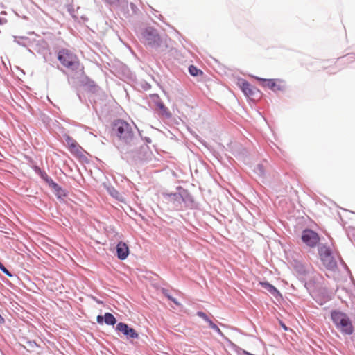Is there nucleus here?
Listing matches in <instances>:
<instances>
[{
    "label": "nucleus",
    "instance_id": "4",
    "mask_svg": "<svg viewBox=\"0 0 355 355\" xmlns=\"http://www.w3.org/2000/svg\"><path fill=\"white\" fill-rule=\"evenodd\" d=\"M58 59L63 66L72 71H76L80 68L78 58L68 49L60 50L58 54Z\"/></svg>",
    "mask_w": 355,
    "mask_h": 355
},
{
    "label": "nucleus",
    "instance_id": "18",
    "mask_svg": "<svg viewBox=\"0 0 355 355\" xmlns=\"http://www.w3.org/2000/svg\"><path fill=\"white\" fill-rule=\"evenodd\" d=\"M157 107L159 110L158 114L160 116L164 117L166 119H170L171 117L172 114L171 112L169 111L168 107H166L163 102L158 103Z\"/></svg>",
    "mask_w": 355,
    "mask_h": 355
},
{
    "label": "nucleus",
    "instance_id": "14",
    "mask_svg": "<svg viewBox=\"0 0 355 355\" xmlns=\"http://www.w3.org/2000/svg\"><path fill=\"white\" fill-rule=\"evenodd\" d=\"M259 284L261 286L262 288L266 289L276 299H277L278 297H282V295L280 292L278 291V289L268 282H260Z\"/></svg>",
    "mask_w": 355,
    "mask_h": 355
},
{
    "label": "nucleus",
    "instance_id": "24",
    "mask_svg": "<svg viewBox=\"0 0 355 355\" xmlns=\"http://www.w3.org/2000/svg\"><path fill=\"white\" fill-rule=\"evenodd\" d=\"M254 172L261 178L264 177L265 175V168L262 164H258L254 169Z\"/></svg>",
    "mask_w": 355,
    "mask_h": 355
},
{
    "label": "nucleus",
    "instance_id": "15",
    "mask_svg": "<svg viewBox=\"0 0 355 355\" xmlns=\"http://www.w3.org/2000/svg\"><path fill=\"white\" fill-rule=\"evenodd\" d=\"M65 141L72 152L76 153L78 155H82V153L80 150V146L76 143V141L72 137H71L69 135H67L65 137Z\"/></svg>",
    "mask_w": 355,
    "mask_h": 355
},
{
    "label": "nucleus",
    "instance_id": "12",
    "mask_svg": "<svg viewBox=\"0 0 355 355\" xmlns=\"http://www.w3.org/2000/svg\"><path fill=\"white\" fill-rule=\"evenodd\" d=\"M96 321L98 324H102L105 322L107 325L114 326L116 323V319L110 313H105L104 315H98L96 318Z\"/></svg>",
    "mask_w": 355,
    "mask_h": 355
},
{
    "label": "nucleus",
    "instance_id": "30",
    "mask_svg": "<svg viewBox=\"0 0 355 355\" xmlns=\"http://www.w3.org/2000/svg\"><path fill=\"white\" fill-rule=\"evenodd\" d=\"M324 302H327L331 299V295L329 294L327 288H324L323 290Z\"/></svg>",
    "mask_w": 355,
    "mask_h": 355
},
{
    "label": "nucleus",
    "instance_id": "23",
    "mask_svg": "<svg viewBox=\"0 0 355 355\" xmlns=\"http://www.w3.org/2000/svg\"><path fill=\"white\" fill-rule=\"evenodd\" d=\"M32 168L35 173L41 178L42 180L45 181V180L49 178L47 173L44 171L42 170L38 166L33 165Z\"/></svg>",
    "mask_w": 355,
    "mask_h": 355
},
{
    "label": "nucleus",
    "instance_id": "16",
    "mask_svg": "<svg viewBox=\"0 0 355 355\" xmlns=\"http://www.w3.org/2000/svg\"><path fill=\"white\" fill-rule=\"evenodd\" d=\"M321 261L325 267L329 270H334L337 268V263L332 254L329 257L322 258Z\"/></svg>",
    "mask_w": 355,
    "mask_h": 355
},
{
    "label": "nucleus",
    "instance_id": "27",
    "mask_svg": "<svg viewBox=\"0 0 355 355\" xmlns=\"http://www.w3.org/2000/svg\"><path fill=\"white\" fill-rule=\"evenodd\" d=\"M150 96L153 102L155 104L156 106L158 105V103L162 102L159 96L157 94H151Z\"/></svg>",
    "mask_w": 355,
    "mask_h": 355
},
{
    "label": "nucleus",
    "instance_id": "8",
    "mask_svg": "<svg viewBox=\"0 0 355 355\" xmlns=\"http://www.w3.org/2000/svg\"><path fill=\"white\" fill-rule=\"evenodd\" d=\"M179 190L182 191V206H183V208L191 209H196L197 207V203L190 192L181 186H179Z\"/></svg>",
    "mask_w": 355,
    "mask_h": 355
},
{
    "label": "nucleus",
    "instance_id": "2",
    "mask_svg": "<svg viewBox=\"0 0 355 355\" xmlns=\"http://www.w3.org/2000/svg\"><path fill=\"white\" fill-rule=\"evenodd\" d=\"M141 41L146 46L161 51L168 48L167 36L160 35L158 31L152 26H147L141 30Z\"/></svg>",
    "mask_w": 355,
    "mask_h": 355
},
{
    "label": "nucleus",
    "instance_id": "44",
    "mask_svg": "<svg viewBox=\"0 0 355 355\" xmlns=\"http://www.w3.org/2000/svg\"><path fill=\"white\" fill-rule=\"evenodd\" d=\"M351 340L353 342L354 345L355 347V334L354 335H352V336L351 337Z\"/></svg>",
    "mask_w": 355,
    "mask_h": 355
},
{
    "label": "nucleus",
    "instance_id": "26",
    "mask_svg": "<svg viewBox=\"0 0 355 355\" xmlns=\"http://www.w3.org/2000/svg\"><path fill=\"white\" fill-rule=\"evenodd\" d=\"M0 270L3 272L5 275H6L8 277H13V274L10 272L5 266L0 261Z\"/></svg>",
    "mask_w": 355,
    "mask_h": 355
},
{
    "label": "nucleus",
    "instance_id": "48",
    "mask_svg": "<svg viewBox=\"0 0 355 355\" xmlns=\"http://www.w3.org/2000/svg\"><path fill=\"white\" fill-rule=\"evenodd\" d=\"M134 127H135V128H136V129L137 130V131H138V132H139V135H141V132H140V131H139V129H138L135 125H134Z\"/></svg>",
    "mask_w": 355,
    "mask_h": 355
},
{
    "label": "nucleus",
    "instance_id": "37",
    "mask_svg": "<svg viewBox=\"0 0 355 355\" xmlns=\"http://www.w3.org/2000/svg\"><path fill=\"white\" fill-rule=\"evenodd\" d=\"M170 301L173 302L176 305H180V302L178 301V300L173 296L171 297V299H169Z\"/></svg>",
    "mask_w": 355,
    "mask_h": 355
},
{
    "label": "nucleus",
    "instance_id": "29",
    "mask_svg": "<svg viewBox=\"0 0 355 355\" xmlns=\"http://www.w3.org/2000/svg\"><path fill=\"white\" fill-rule=\"evenodd\" d=\"M120 7H121V10L122 12H123L125 15L128 13V2L127 1H121Z\"/></svg>",
    "mask_w": 355,
    "mask_h": 355
},
{
    "label": "nucleus",
    "instance_id": "50",
    "mask_svg": "<svg viewBox=\"0 0 355 355\" xmlns=\"http://www.w3.org/2000/svg\"><path fill=\"white\" fill-rule=\"evenodd\" d=\"M353 67L355 68V60L353 62Z\"/></svg>",
    "mask_w": 355,
    "mask_h": 355
},
{
    "label": "nucleus",
    "instance_id": "25",
    "mask_svg": "<svg viewBox=\"0 0 355 355\" xmlns=\"http://www.w3.org/2000/svg\"><path fill=\"white\" fill-rule=\"evenodd\" d=\"M189 73L192 76H198L199 75H201L202 73V71L198 69L196 66L194 65H190L189 67Z\"/></svg>",
    "mask_w": 355,
    "mask_h": 355
},
{
    "label": "nucleus",
    "instance_id": "34",
    "mask_svg": "<svg viewBox=\"0 0 355 355\" xmlns=\"http://www.w3.org/2000/svg\"><path fill=\"white\" fill-rule=\"evenodd\" d=\"M162 294H163V295H164L166 298H168V300H169V299H171V297L172 295H170L168 290H167V289H166V288H162Z\"/></svg>",
    "mask_w": 355,
    "mask_h": 355
},
{
    "label": "nucleus",
    "instance_id": "33",
    "mask_svg": "<svg viewBox=\"0 0 355 355\" xmlns=\"http://www.w3.org/2000/svg\"><path fill=\"white\" fill-rule=\"evenodd\" d=\"M197 315L200 318H201L202 319H203L205 321H207L208 320V318L209 317L207 316V315L204 313L203 311H198L197 312Z\"/></svg>",
    "mask_w": 355,
    "mask_h": 355
},
{
    "label": "nucleus",
    "instance_id": "47",
    "mask_svg": "<svg viewBox=\"0 0 355 355\" xmlns=\"http://www.w3.org/2000/svg\"><path fill=\"white\" fill-rule=\"evenodd\" d=\"M282 327L286 331L288 329L287 327L284 323H282Z\"/></svg>",
    "mask_w": 355,
    "mask_h": 355
},
{
    "label": "nucleus",
    "instance_id": "41",
    "mask_svg": "<svg viewBox=\"0 0 355 355\" xmlns=\"http://www.w3.org/2000/svg\"><path fill=\"white\" fill-rule=\"evenodd\" d=\"M143 88H144V89H146H146H150V84H148V83H145V85L143 87Z\"/></svg>",
    "mask_w": 355,
    "mask_h": 355
},
{
    "label": "nucleus",
    "instance_id": "46",
    "mask_svg": "<svg viewBox=\"0 0 355 355\" xmlns=\"http://www.w3.org/2000/svg\"><path fill=\"white\" fill-rule=\"evenodd\" d=\"M200 142L205 147H207V143L205 141L199 140Z\"/></svg>",
    "mask_w": 355,
    "mask_h": 355
},
{
    "label": "nucleus",
    "instance_id": "32",
    "mask_svg": "<svg viewBox=\"0 0 355 355\" xmlns=\"http://www.w3.org/2000/svg\"><path fill=\"white\" fill-rule=\"evenodd\" d=\"M210 329L215 331L220 336H223V332L221 331V330L219 329V327L215 323L211 324V327H210Z\"/></svg>",
    "mask_w": 355,
    "mask_h": 355
},
{
    "label": "nucleus",
    "instance_id": "10",
    "mask_svg": "<svg viewBox=\"0 0 355 355\" xmlns=\"http://www.w3.org/2000/svg\"><path fill=\"white\" fill-rule=\"evenodd\" d=\"M116 70L120 78L122 80L134 81L136 78L135 73L130 71L127 65L123 63L118 64L116 67Z\"/></svg>",
    "mask_w": 355,
    "mask_h": 355
},
{
    "label": "nucleus",
    "instance_id": "6",
    "mask_svg": "<svg viewBox=\"0 0 355 355\" xmlns=\"http://www.w3.org/2000/svg\"><path fill=\"white\" fill-rule=\"evenodd\" d=\"M302 240L307 246L314 248L318 244L320 237L316 232L306 228L302 232Z\"/></svg>",
    "mask_w": 355,
    "mask_h": 355
},
{
    "label": "nucleus",
    "instance_id": "21",
    "mask_svg": "<svg viewBox=\"0 0 355 355\" xmlns=\"http://www.w3.org/2000/svg\"><path fill=\"white\" fill-rule=\"evenodd\" d=\"M53 191L58 200H62L64 197H66L68 195V191L59 185H58Z\"/></svg>",
    "mask_w": 355,
    "mask_h": 355
},
{
    "label": "nucleus",
    "instance_id": "5",
    "mask_svg": "<svg viewBox=\"0 0 355 355\" xmlns=\"http://www.w3.org/2000/svg\"><path fill=\"white\" fill-rule=\"evenodd\" d=\"M255 78L260 83L262 87H268L275 93H277V92H285L286 90V84L282 79H266L260 77H255Z\"/></svg>",
    "mask_w": 355,
    "mask_h": 355
},
{
    "label": "nucleus",
    "instance_id": "51",
    "mask_svg": "<svg viewBox=\"0 0 355 355\" xmlns=\"http://www.w3.org/2000/svg\"><path fill=\"white\" fill-rule=\"evenodd\" d=\"M232 345L234 347L239 348V347H238L236 345H234V343H232Z\"/></svg>",
    "mask_w": 355,
    "mask_h": 355
},
{
    "label": "nucleus",
    "instance_id": "43",
    "mask_svg": "<svg viewBox=\"0 0 355 355\" xmlns=\"http://www.w3.org/2000/svg\"><path fill=\"white\" fill-rule=\"evenodd\" d=\"M346 58L348 60L349 58H352L353 56L351 54H347L345 56L343 57L342 58Z\"/></svg>",
    "mask_w": 355,
    "mask_h": 355
},
{
    "label": "nucleus",
    "instance_id": "17",
    "mask_svg": "<svg viewBox=\"0 0 355 355\" xmlns=\"http://www.w3.org/2000/svg\"><path fill=\"white\" fill-rule=\"evenodd\" d=\"M80 85L87 87L89 91H94L96 84L94 80H91L88 76H82L80 80Z\"/></svg>",
    "mask_w": 355,
    "mask_h": 355
},
{
    "label": "nucleus",
    "instance_id": "3",
    "mask_svg": "<svg viewBox=\"0 0 355 355\" xmlns=\"http://www.w3.org/2000/svg\"><path fill=\"white\" fill-rule=\"evenodd\" d=\"M331 319L336 327L343 335H352L354 327L349 316L338 310H334L331 312Z\"/></svg>",
    "mask_w": 355,
    "mask_h": 355
},
{
    "label": "nucleus",
    "instance_id": "31",
    "mask_svg": "<svg viewBox=\"0 0 355 355\" xmlns=\"http://www.w3.org/2000/svg\"><path fill=\"white\" fill-rule=\"evenodd\" d=\"M252 88H253V89H252V90L253 92V95L250 96V97L260 98L261 96V92H260V90L255 87H253Z\"/></svg>",
    "mask_w": 355,
    "mask_h": 355
},
{
    "label": "nucleus",
    "instance_id": "38",
    "mask_svg": "<svg viewBox=\"0 0 355 355\" xmlns=\"http://www.w3.org/2000/svg\"><path fill=\"white\" fill-rule=\"evenodd\" d=\"M170 301L173 302L176 305H180V302L178 301V300L173 296L171 297V299H169Z\"/></svg>",
    "mask_w": 355,
    "mask_h": 355
},
{
    "label": "nucleus",
    "instance_id": "11",
    "mask_svg": "<svg viewBox=\"0 0 355 355\" xmlns=\"http://www.w3.org/2000/svg\"><path fill=\"white\" fill-rule=\"evenodd\" d=\"M116 252L119 259L125 260L129 255V248L125 243L119 241L116 246Z\"/></svg>",
    "mask_w": 355,
    "mask_h": 355
},
{
    "label": "nucleus",
    "instance_id": "22",
    "mask_svg": "<svg viewBox=\"0 0 355 355\" xmlns=\"http://www.w3.org/2000/svg\"><path fill=\"white\" fill-rule=\"evenodd\" d=\"M318 254L320 257V259L329 257L332 254L331 250L325 245L320 246L318 248Z\"/></svg>",
    "mask_w": 355,
    "mask_h": 355
},
{
    "label": "nucleus",
    "instance_id": "40",
    "mask_svg": "<svg viewBox=\"0 0 355 355\" xmlns=\"http://www.w3.org/2000/svg\"><path fill=\"white\" fill-rule=\"evenodd\" d=\"M144 140H145V141L147 144H150L152 142L151 139L150 137H144Z\"/></svg>",
    "mask_w": 355,
    "mask_h": 355
},
{
    "label": "nucleus",
    "instance_id": "42",
    "mask_svg": "<svg viewBox=\"0 0 355 355\" xmlns=\"http://www.w3.org/2000/svg\"><path fill=\"white\" fill-rule=\"evenodd\" d=\"M206 322L208 323L209 328L211 327V324H214L213 321L211 320L209 318H208V320H207Z\"/></svg>",
    "mask_w": 355,
    "mask_h": 355
},
{
    "label": "nucleus",
    "instance_id": "20",
    "mask_svg": "<svg viewBox=\"0 0 355 355\" xmlns=\"http://www.w3.org/2000/svg\"><path fill=\"white\" fill-rule=\"evenodd\" d=\"M293 268L300 275H305L307 273L306 267L300 261H295L293 263Z\"/></svg>",
    "mask_w": 355,
    "mask_h": 355
},
{
    "label": "nucleus",
    "instance_id": "45",
    "mask_svg": "<svg viewBox=\"0 0 355 355\" xmlns=\"http://www.w3.org/2000/svg\"><path fill=\"white\" fill-rule=\"evenodd\" d=\"M5 322V320L4 318L1 316V315L0 314V324H2Z\"/></svg>",
    "mask_w": 355,
    "mask_h": 355
},
{
    "label": "nucleus",
    "instance_id": "13",
    "mask_svg": "<svg viewBox=\"0 0 355 355\" xmlns=\"http://www.w3.org/2000/svg\"><path fill=\"white\" fill-rule=\"evenodd\" d=\"M237 84L246 96L250 97V96L253 95V92L252 90L253 89V87L251 86L249 82L247 81L245 79L241 78H239Z\"/></svg>",
    "mask_w": 355,
    "mask_h": 355
},
{
    "label": "nucleus",
    "instance_id": "7",
    "mask_svg": "<svg viewBox=\"0 0 355 355\" xmlns=\"http://www.w3.org/2000/svg\"><path fill=\"white\" fill-rule=\"evenodd\" d=\"M115 330L125 336L127 340L137 339L139 338V334L136 330L125 322H119L116 326Z\"/></svg>",
    "mask_w": 355,
    "mask_h": 355
},
{
    "label": "nucleus",
    "instance_id": "28",
    "mask_svg": "<svg viewBox=\"0 0 355 355\" xmlns=\"http://www.w3.org/2000/svg\"><path fill=\"white\" fill-rule=\"evenodd\" d=\"M300 282L303 284L304 287L309 291L311 288L313 286V284L311 282H307L305 281L304 278L302 277L300 279Z\"/></svg>",
    "mask_w": 355,
    "mask_h": 355
},
{
    "label": "nucleus",
    "instance_id": "1",
    "mask_svg": "<svg viewBox=\"0 0 355 355\" xmlns=\"http://www.w3.org/2000/svg\"><path fill=\"white\" fill-rule=\"evenodd\" d=\"M112 132L118 138L116 148L121 158L128 160L133 157L138 141L133 131V126L124 120L117 119L112 123Z\"/></svg>",
    "mask_w": 355,
    "mask_h": 355
},
{
    "label": "nucleus",
    "instance_id": "19",
    "mask_svg": "<svg viewBox=\"0 0 355 355\" xmlns=\"http://www.w3.org/2000/svg\"><path fill=\"white\" fill-rule=\"evenodd\" d=\"M14 42L24 47H28L31 43V39L25 36H14Z\"/></svg>",
    "mask_w": 355,
    "mask_h": 355
},
{
    "label": "nucleus",
    "instance_id": "9",
    "mask_svg": "<svg viewBox=\"0 0 355 355\" xmlns=\"http://www.w3.org/2000/svg\"><path fill=\"white\" fill-rule=\"evenodd\" d=\"M163 196L168 201L172 202L177 209L183 208V206H182V191L179 190V186L176 187L175 192L164 193Z\"/></svg>",
    "mask_w": 355,
    "mask_h": 355
},
{
    "label": "nucleus",
    "instance_id": "49",
    "mask_svg": "<svg viewBox=\"0 0 355 355\" xmlns=\"http://www.w3.org/2000/svg\"><path fill=\"white\" fill-rule=\"evenodd\" d=\"M78 96V98L80 99V101H82V98L80 96V95L79 94H77Z\"/></svg>",
    "mask_w": 355,
    "mask_h": 355
},
{
    "label": "nucleus",
    "instance_id": "36",
    "mask_svg": "<svg viewBox=\"0 0 355 355\" xmlns=\"http://www.w3.org/2000/svg\"><path fill=\"white\" fill-rule=\"evenodd\" d=\"M58 184L55 182L53 181V182H51V183L50 184H49L48 186H49L51 189H54L56 187H58Z\"/></svg>",
    "mask_w": 355,
    "mask_h": 355
},
{
    "label": "nucleus",
    "instance_id": "35",
    "mask_svg": "<svg viewBox=\"0 0 355 355\" xmlns=\"http://www.w3.org/2000/svg\"><path fill=\"white\" fill-rule=\"evenodd\" d=\"M130 6L131 10L132 11V13L136 14L138 11V8L136 6V5L134 4L133 3H130Z\"/></svg>",
    "mask_w": 355,
    "mask_h": 355
},
{
    "label": "nucleus",
    "instance_id": "39",
    "mask_svg": "<svg viewBox=\"0 0 355 355\" xmlns=\"http://www.w3.org/2000/svg\"><path fill=\"white\" fill-rule=\"evenodd\" d=\"M53 180L49 176V178H47L46 180H45V182L47 184V185L50 184L51 183V182H53Z\"/></svg>",
    "mask_w": 355,
    "mask_h": 355
}]
</instances>
